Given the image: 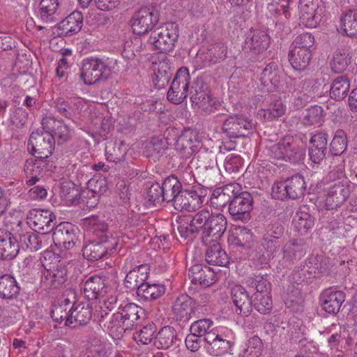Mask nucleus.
<instances>
[{
  "mask_svg": "<svg viewBox=\"0 0 357 357\" xmlns=\"http://www.w3.org/2000/svg\"><path fill=\"white\" fill-rule=\"evenodd\" d=\"M196 223L202 231V243L205 245L211 242L218 241L226 231L227 221L222 213H213L207 209H202L198 212Z\"/></svg>",
  "mask_w": 357,
  "mask_h": 357,
  "instance_id": "1",
  "label": "nucleus"
},
{
  "mask_svg": "<svg viewBox=\"0 0 357 357\" xmlns=\"http://www.w3.org/2000/svg\"><path fill=\"white\" fill-rule=\"evenodd\" d=\"M52 258L56 259L51 251H45L43 259H41L44 271L41 276V286L45 289H55L61 287L67 280V269L63 263L58 261L57 264L51 266L47 261Z\"/></svg>",
  "mask_w": 357,
  "mask_h": 357,
  "instance_id": "2",
  "label": "nucleus"
},
{
  "mask_svg": "<svg viewBox=\"0 0 357 357\" xmlns=\"http://www.w3.org/2000/svg\"><path fill=\"white\" fill-rule=\"evenodd\" d=\"M179 29L177 24L169 22L155 28L148 39V43L161 53L172 51L178 42Z\"/></svg>",
  "mask_w": 357,
  "mask_h": 357,
  "instance_id": "3",
  "label": "nucleus"
},
{
  "mask_svg": "<svg viewBox=\"0 0 357 357\" xmlns=\"http://www.w3.org/2000/svg\"><path fill=\"white\" fill-rule=\"evenodd\" d=\"M268 155L278 160L296 162L303 159L305 151L292 136H285L279 142L270 146Z\"/></svg>",
  "mask_w": 357,
  "mask_h": 357,
  "instance_id": "4",
  "label": "nucleus"
},
{
  "mask_svg": "<svg viewBox=\"0 0 357 357\" xmlns=\"http://www.w3.org/2000/svg\"><path fill=\"white\" fill-rule=\"evenodd\" d=\"M306 189L304 177L296 175L285 181L275 183L272 196L280 200L296 199L304 195Z\"/></svg>",
  "mask_w": 357,
  "mask_h": 357,
  "instance_id": "5",
  "label": "nucleus"
},
{
  "mask_svg": "<svg viewBox=\"0 0 357 357\" xmlns=\"http://www.w3.org/2000/svg\"><path fill=\"white\" fill-rule=\"evenodd\" d=\"M190 94L192 104L206 114L213 113L219 105V103L211 98L208 85L202 77H197L193 81Z\"/></svg>",
  "mask_w": 357,
  "mask_h": 357,
  "instance_id": "6",
  "label": "nucleus"
},
{
  "mask_svg": "<svg viewBox=\"0 0 357 357\" xmlns=\"http://www.w3.org/2000/svg\"><path fill=\"white\" fill-rule=\"evenodd\" d=\"M109 67L96 57L86 58L82 61L80 78L87 85L106 80L110 75Z\"/></svg>",
  "mask_w": 357,
  "mask_h": 357,
  "instance_id": "7",
  "label": "nucleus"
},
{
  "mask_svg": "<svg viewBox=\"0 0 357 357\" xmlns=\"http://www.w3.org/2000/svg\"><path fill=\"white\" fill-rule=\"evenodd\" d=\"M252 121L243 114H233L224 119L221 132L229 138L245 137L254 129Z\"/></svg>",
  "mask_w": 357,
  "mask_h": 357,
  "instance_id": "8",
  "label": "nucleus"
},
{
  "mask_svg": "<svg viewBox=\"0 0 357 357\" xmlns=\"http://www.w3.org/2000/svg\"><path fill=\"white\" fill-rule=\"evenodd\" d=\"M207 311L205 305L196 304L192 298L187 294L178 296L172 305V312L178 321H188L193 317L199 318L200 314Z\"/></svg>",
  "mask_w": 357,
  "mask_h": 357,
  "instance_id": "9",
  "label": "nucleus"
},
{
  "mask_svg": "<svg viewBox=\"0 0 357 357\" xmlns=\"http://www.w3.org/2000/svg\"><path fill=\"white\" fill-rule=\"evenodd\" d=\"M253 198L250 193L246 191L238 190L234 195L228 211L233 220L248 222L251 218L250 211L252 209Z\"/></svg>",
  "mask_w": 357,
  "mask_h": 357,
  "instance_id": "10",
  "label": "nucleus"
},
{
  "mask_svg": "<svg viewBox=\"0 0 357 357\" xmlns=\"http://www.w3.org/2000/svg\"><path fill=\"white\" fill-rule=\"evenodd\" d=\"M299 20L307 27H316L324 16L325 7L319 0H300Z\"/></svg>",
  "mask_w": 357,
  "mask_h": 357,
  "instance_id": "11",
  "label": "nucleus"
},
{
  "mask_svg": "<svg viewBox=\"0 0 357 357\" xmlns=\"http://www.w3.org/2000/svg\"><path fill=\"white\" fill-rule=\"evenodd\" d=\"M106 241L93 240L82 248L83 257L89 261H96L108 258L113 255L119 245L118 238H111Z\"/></svg>",
  "mask_w": 357,
  "mask_h": 357,
  "instance_id": "12",
  "label": "nucleus"
},
{
  "mask_svg": "<svg viewBox=\"0 0 357 357\" xmlns=\"http://www.w3.org/2000/svg\"><path fill=\"white\" fill-rule=\"evenodd\" d=\"M270 44V37L261 30L251 29L245 35L243 51L250 60H254L255 56L263 53Z\"/></svg>",
  "mask_w": 357,
  "mask_h": 357,
  "instance_id": "13",
  "label": "nucleus"
},
{
  "mask_svg": "<svg viewBox=\"0 0 357 357\" xmlns=\"http://www.w3.org/2000/svg\"><path fill=\"white\" fill-rule=\"evenodd\" d=\"M351 192V182L347 177L335 181L327 191L324 202L326 208L331 210L340 206L348 199Z\"/></svg>",
  "mask_w": 357,
  "mask_h": 357,
  "instance_id": "14",
  "label": "nucleus"
},
{
  "mask_svg": "<svg viewBox=\"0 0 357 357\" xmlns=\"http://www.w3.org/2000/svg\"><path fill=\"white\" fill-rule=\"evenodd\" d=\"M190 80V75L188 68H180L167 92L168 100L176 105L183 102L188 96Z\"/></svg>",
  "mask_w": 357,
  "mask_h": 357,
  "instance_id": "15",
  "label": "nucleus"
},
{
  "mask_svg": "<svg viewBox=\"0 0 357 357\" xmlns=\"http://www.w3.org/2000/svg\"><path fill=\"white\" fill-rule=\"evenodd\" d=\"M54 144L55 140L52 134L37 130L31 132L28 146H31V153L36 158L46 159L52 153Z\"/></svg>",
  "mask_w": 357,
  "mask_h": 357,
  "instance_id": "16",
  "label": "nucleus"
},
{
  "mask_svg": "<svg viewBox=\"0 0 357 357\" xmlns=\"http://www.w3.org/2000/svg\"><path fill=\"white\" fill-rule=\"evenodd\" d=\"M158 22V13L153 8L142 7L133 15L131 26L135 33L143 35L151 32Z\"/></svg>",
  "mask_w": 357,
  "mask_h": 357,
  "instance_id": "17",
  "label": "nucleus"
},
{
  "mask_svg": "<svg viewBox=\"0 0 357 357\" xmlns=\"http://www.w3.org/2000/svg\"><path fill=\"white\" fill-rule=\"evenodd\" d=\"M27 223L34 229L41 230L43 234L52 231L56 225V216L49 210L33 208L27 215Z\"/></svg>",
  "mask_w": 357,
  "mask_h": 357,
  "instance_id": "18",
  "label": "nucleus"
},
{
  "mask_svg": "<svg viewBox=\"0 0 357 357\" xmlns=\"http://www.w3.org/2000/svg\"><path fill=\"white\" fill-rule=\"evenodd\" d=\"M284 75L278 65L271 62L266 65L260 75V82L267 92H273L280 89Z\"/></svg>",
  "mask_w": 357,
  "mask_h": 357,
  "instance_id": "19",
  "label": "nucleus"
},
{
  "mask_svg": "<svg viewBox=\"0 0 357 357\" xmlns=\"http://www.w3.org/2000/svg\"><path fill=\"white\" fill-rule=\"evenodd\" d=\"M52 231V240L56 247L69 250L75 245L76 236L74 227L71 224L61 222L54 227Z\"/></svg>",
  "mask_w": 357,
  "mask_h": 357,
  "instance_id": "20",
  "label": "nucleus"
},
{
  "mask_svg": "<svg viewBox=\"0 0 357 357\" xmlns=\"http://www.w3.org/2000/svg\"><path fill=\"white\" fill-rule=\"evenodd\" d=\"M204 198V196L199 195L195 190L181 189L180 194L175 199L174 207L180 211H195L201 207Z\"/></svg>",
  "mask_w": 357,
  "mask_h": 357,
  "instance_id": "21",
  "label": "nucleus"
},
{
  "mask_svg": "<svg viewBox=\"0 0 357 357\" xmlns=\"http://www.w3.org/2000/svg\"><path fill=\"white\" fill-rule=\"evenodd\" d=\"M188 277L192 283L208 287L214 283L215 273L206 265L196 264L189 268Z\"/></svg>",
  "mask_w": 357,
  "mask_h": 357,
  "instance_id": "22",
  "label": "nucleus"
},
{
  "mask_svg": "<svg viewBox=\"0 0 357 357\" xmlns=\"http://www.w3.org/2000/svg\"><path fill=\"white\" fill-rule=\"evenodd\" d=\"M118 311L129 330L139 324L145 315L144 309L133 303L124 302L119 304Z\"/></svg>",
  "mask_w": 357,
  "mask_h": 357,
  "instance_id": "23",
  "label": "nucleus"
},
{
  "mask_svg": "<svg viewBox=\"0 0 357 357\" xmlns=\"http://www.w3.org/2000/svg\"><path fill=\"white\" fill-rule=\"evenodd\" d=\"M345 301V294L342 291H334L332 289H325L320 296L322 309L331 314L340 312L342 303Z\"/></svg>",
  "mask_w": 357,
  "mask_h": 357,
  "instance_id": "24",
  "label": "nucleus"
},
{
  "mask_svg": "<svg viewBox=\"0 0 357 357\" xmlns=\"http://www.w3.org/2000/svg\"><path fill=\"white\" fill-rule=\"evenodd\" d=\"M238 190H241V186L238 183H230L215 189L210 198L211 204L215 208L230 204Z\"/></svg>",
  "mask_w": 357,
  "mask_h": 357,
  "instance_id": "25",
  "label": "nucleus"
},
{
  "mask_svg": "<svg viewBox=\"0 0 357 357\" xmlns=\"http://www.w3.org/2000/svg\"><path fill=\"white\" fill-rule=\"evenodd\" d=\"M19 251V243L14 235L8 230L0 229V259L12 260Z\"/></svg>",
  "mask_w": 357,
  "mask_h": 357,
  "instance_id": "26",
  "label": "nucleus"
},
{
  "mask_svg": "<svg viewBox=\"0 0 357 357\" xmlns=\"http://www.w3.org/2000/svg\"><path fill=\"white\" fill-rule=\"evenodd\" d=\"M70 319L67 320V326L76 328L86 325L92 317V310L88 303L80 302L74 307H70Z\"/></svg>",
  "mask_w": 357,
  "mask_h": 357,
  "instance_id": "27",
  "label": "nucleus"
},
{
  "mask_svg": "<svg viewBox=\"0 0 357 357\" xmlns=\"http://www.w3.org/2000/svg\"><path fill=\"white\" fill-rule=\"evenodd\" d=\"M232 302L236 306L235 312L243 317H248L252 312V303L249 294L241 285H236L231 289Z\"/></svg>",
  "mask_w": 357,
  "mask_h": 357,
  "instance_id": "28",
  "label": "nucleus"
},
{
  "mask_svg": "<svg viewBox=\"0 0 357 357\" xmlns=\"http://www.w3.org/2000/svg\"><path fill=\"white\" fill-rule=\"evenodd\" d=\"M197 160V168L205 174V177L210 178L213 174L218 173V167L215 154L206 149H201L197 153L193 160Z\"/></svg>",
  "mask_w": 357,
  "mask_h": 357,
  "instance_id": "29",
  "label": "nucleus"
},
{
  "mask_svg": "<svg viewBox=\"0 0 357 357\" xmlns=\"http://www.w3.org/2000/svg\"><path fill=\"white\" fill-rule=\"evenodd\" d=\"M149 274V268L147 264L136 266L127 273L124 280L125 287L130 291L136 290L137 293L146 282Z\"/></svg>",
  "mask_w": 357,
  "mask_h": 357,
  "instance_id": "30",
  "label": "nucleus"
},
{
  "mask_svg": "<svg viewBox=\"0 0 357 357\" xmlns=\"http://www.w3.org/2000/svg\"><path fill=\"white\" fill-rule=\"evenodd\" d=\"M107 293L105 279L98 275L89 278L83 284V294L88 300L102 297Z\"/></svg>",
  "mask_w": 357,
  "mask_h": 357,
  "instance_id": "31",
  "label": "nucleus"
},
{
  "mask_svg": "<svg viewBox=\"0 0 357 357\" xmlns=\"http://www.w3.org/2000/svg\"><path fill=\"white\" fill-rule=\"evenodd\" d=\"M83 24V16L81 12L74 11L61 20L57 25V34L70 36L78 33Z\"/></svg>",
  "mask_w": 357,
  "mask_h": 357,
  "instance_id": "32",
  "label": "nucleus"
},
{
  "mask_svg": "<svg viewBox=\"0 0 357 357\" xmlns=\"http://www.w3.org/2000/svg\"><path fill=\"white\" fill-rule=\"evenodd\" d=\"M310 159L314 163L319 164L325 158L327 152V134H315L311 137L310 140Z\"/></svg>",
  "mask_w": 357,
  "mask_h": 357,
  "instance_id": "33",
  "label": "nucleus"
},
{
  "mask_svg": "<svg viewBox=\"0 0 357 357\" xmlns=\"http://www.w3.org/2000/svg\"><path fill=\"white\" fill-rule=\"evenodd\" d=\"M88 231L96 236L98 241H107L111 238H118L108 230L107 224L100 220L96 216H92L85 219L84 222Z\"/></svg>",
  "mask_w": 357,
  "mask_h": 357,
  "instance_id": "34",
  "label": "nucleus"
},
{
  "mask_svg": "<svg viewBox=\"0 0 357 357\" xmlns=\"http://www.w3.org/2000/svg\"><path fill=\"white\" fill-rule=\"evenodd\" d=\"M197 216L198 212L190 220L185 217H180L176 220V229L180 236L184 239H192L199 231L200 227L196 223Z\"/></svg>",
  "mask_w": 357,
  "mask_h": 357,
  "instance_id": "35",
  "label": "nucleus"
},
{
  "mask_svg": "<svg viewBox=\"0 0 357 357\" xmlns=\"http://www.w3.org/2000/svg\"><path fill=\"white\" fill-rule=\"evenodd\" d=\"M20 287L13 276L4 274L0 276V298L4 300H13L17 298Z\"/></svg>",
  "mask_w": 357,
  "mask_h": 357,
  "instance_id": "36",
  "label": "nucleus"
},
{
  "mask_svg": "<svg viewBox=\"0 0 357 357\" xmlns=\"http://www.w3.org/2000/svg\"><path fill=\"white\" fill-rule=\"evenodd\" d=\"M206 250L205 258L208 264L225 266L229 263L227 253L217 241L211 242Z\"/></svg>",
  "mask_w": 357,
  "mask_h": 357,
  "instance_id": "37",
  "label": "nucleus"
},
{
  "mask_svg": "<svg viewBox=\"0 0 357 357\" xmlns=\"http://www.w3.org/2000/svg\"><path fill=\"white\" fill-rule=\"evenodd\" d=\"M200 146V142L193 140L191 135H181L176 142V149L180 155L185 159H188L193 155L196 156L199 149H201Z\"/></svg>",
  "mask_w": 357,
  "mask_h": 357,
  "instance_id": "38",
  "label": "nucleus"
},
{
  "mask_svg": "<svg viewBox=\"0 0 357 357\" xmlns=\"http://www.w3.org/2000/svg\"><path fill=\"white\" fill-rule=\"evenodd\" d=\"M229 241L235 246L250 249L254 245L253 233L245 227H238L234 229Z\"/></svg>",
  "mask_w": 357,
  "mask_h": 357,
  "instance_id": "39",
  "label": "nucleus"
},
{
  "mask_svg": "<svg viewBox=\"0 0 357 357\" xmlns=\"http://www.w3.org/2000/svg\"><path fill=\"white\" fill-rule=\"evenodd\" d=\"M213 321L210 319H199L194 321L190 331L200 337H204V340L207 342L216 333L213 327Z\"/></svg>",
  "mask_w": 357,
  "mask_h": 357,
  "instance_id": "40",
  "label": "nucleus"
},
{
  "mask_svg": "<svg viewBox=\"0 0 357 357\" xmlns=\"http://www.w3.org/2000/svg\"><path fill=\"white\" fill-rule=\"evenodd\" d=\"M329 266L328 258L324 255L311 256L305 262L306 271L312 277H318L320 274L328 271Z\"/></svg>",
  "mask_w": 357,
  "mask_h": 357,
  "instance_id": "41",
  "label": "nucleus"
},
{
  "mask_svg": "<svg viewBox=\"0 0 357 357\" xmlns=\"http://www.w3.org/2000/svg\"><path fill=\"white\" fill-rule=\"evenodd\" d=\"M123 321V319L119 311H117L116 313H113L110 315L107 322L104 323V327L102 328L106 330L113 338L120 339L123 337L125 331L129 330Z\"/></svg>",
  "mask_w": 357,
  "mask_h": 357,
  "instance_id": "42",
  "label": "nucleus"
},
{
  "mask_svg": "<svg viewBox=\"0 0 357 357\" xmlns=\"http://www.w3.org/2000/svg\"><path fill=\"white\" fill-rule=\"evenodd\" d=\"M126 154L125 143L123 141H109L105 146V156L109 162L119 163L123 161Z\"/></svg>",
  "mask_w": 357,
  "mask_h": 357,
  "instance_id": "43",
  "label": "nucleus"
},
{
  "mask_svg": "<svg viewBox=\"0 0 357 357\" xmlns=\"http://www.w3.org/2000/svg\"><path fill=\"white\" fill-rule=\"evenodd\" d=\"M207 343L208 351L215 356H220L227 354L232 346L231 341L224 338L222 335L218 333H215Z\"/></svg>",
  "mask_w": 357,
  "mask_h": 357,
  "instance_id": "44",
  "label": "nucleus"
},
{
  "mask_svg": "<svg viewBox=\"0 0 357 357\" xmlns=\"http://www.w3.org/2000/svg\"><path fill=\"white\" fill-rule=\"evenodd\" d=\"M351 51L349 48L338 49L333 54V61L331 63V70L335 73L343 72L351 63Z\"/></svg>",
  "mask_w": 357,
  "mask_h": 357,
  "instance_id": "45",
  "label": "nucleus"
},
{
  "mask_svg": "<svg viewBox=\"0 0 357 357\" xmlns=\"http://www.w3.org/2000/svg\"><path fill=\"white\" fill-rule=\"evenodd\" d=\"M350 89V81L345 75L336 77L333 81L330 89L331 98L340 101L347 97Z\"/></svg>",
  "mask_w": 357,
  "mask_h": 357,
  "instance_id": "46",
  "label": "nucleus"
},
{
  "mask_svg": "<svg viewBox=\"0 0 357 357\" xmlns=\"http://www.w3.org/2000/svg\"><path fill=\"white\" fill-rule=\"evenodd\" d=\"M161 186L164 192V201L173 202V204H175V199L182 189L181 183L177 177L172 175L166 178Z\"/></svg>",
  "mask_w": 357,
  "mask_h": 357,
  "instance_id": "47",
  "label": "nucleus"
},
{
  "mask_svg": "<svg viewBox=\"0 0 357 357\" xmlns=\"http://www.w3.org/2000/svg\"><path fill=\"white\" fill-rule=\"evenodd\" d=\"M172 74L171 68L168 63L162 61L155 64L153 77V82L155 87L158 89L164 88L168 84Z\"/></svg>",
  "mask_w": 357,
  "mask_h": 357,
  "instance_id": "48",
  "label": "nucleus"
},
{
  "mask_svg": "<svg viewBox=\"0 0 357 357\" xmlns=\"http://www.w3.org/2000/svg\"><path fill=\"white\" fill-rule=\"evenodd\" d=\"M312 59L311 51L291 49L289 60L292 67L297 70H303L309 66Z\"/></svg>",
  "mask_w": 357,
  "mask_h": 357,
  "instance_id": "49",
  "label": "nucleus"
},
{
  "mask_svg": "<svg viewBox=\"0 0 357 357\" xmlns=\"http://www.w3.org/2000/svg\"><path fill=\"white\" fill-rule=\"evenodd\" d=\"M62 0H41L40 2V15L41 19L46 22L56 20L57 10Z\"/></svg>",
  "mask_w": 357,
  "mask_h": 357,
  "instance_id": "50",
  "label": "nucleus"
},
{
  "mask_svg": "<svg viewBox=\"0 0 357 357\" xmlns=\"http://www.w3.org/2000/svg\"><path fill=\"white\" fill-rule=\"evenodd\" d=\"M87 188L86 190L83 192L84 194H86L93 197H99L101 195L105 193L108 190V184L105 177L101 176H96L91 178L86 183Z\"/></svg>",
  "mask_w": 357,
  "mask_h": 357,
  "instance_id": "51",
  "label": "nucleus"
},
{
  "mask_svg": "<svg viewBox=\"0 0 357 357\" xmlns=\"http://www.w3.org/2000/svg\"><path fill=\"white\" fill-rule=\"evenodd\" d=\"M165 287L158 284H149L145 282L137 292V296L145 301H152L160 298L164 294Z\"/></svg>",
  "mask_w": 357,
  "mask_h": 357,
  "instance_id": "52",
  "label": "nucleus"
},
{
  "mask_svg": "<svg viewBox=\"0 0 357 357\" xmlns=\"http://www.w3.org/2000/svg\"><path fill=\"white\" fill-rule=\"evenodd\" d=\"M286 107L281 100L271 102L268 108L261 109L258 114L266 121H273L285 114Z\"/></svg>",
  "mask_w": 357,
  "mask_h": 357,
  "instance_id": "53",
  "label": "nucleus"
},
{
  "mask_svg": "<svg viewBox=\"0 0 357 357\" xmlns=\"http://www.w3.org/2000/svg\"><path fill=\"white\" fill-rule=\"evenodd\" d=\"M341 26L347 36H357V9L349 10L342 17Z\"/></svg>",
  "mask_w": 357,
  "mask_h": 357,
  "instance_id": "54",
  "label": "nucleus"
},
{
  "mask_svg": "<svg viewBox=\"0 0 357 357\" xmlns=\"http://www.w3.org/2000/svg\"><path fill=\"white\" fill-rule=\"evenodd\" d=\"M44 234L38 235L32 232H26L20 236V243L22 248L37 251L44 246Z\"/></svg>",
  "mask_w": 357,
  "mask_h": 357,
  "instance_id": "55",
  "label": "nucleus"
},
{
  "mask_svg": "<svg viewBox=\"0 0 357 357\" xmlns=\"http://www.w3.org/2000/svg\"><path fill=\"white\" fill-rule=\"evenodd\" d=\"M158 347L162 349H168L177 340L176 330L169 326L162 328L155 337Z\"/></svg>",
  "mask_w": 357,
  "mask_h": 357,
  "instance_id": "56",
  "label": "nucleus"
},
{
  "mask_svg": "<svg viewBox=\"0 0 357 357\" xmlns=\"http://www.w3.org/2000/svg\"><path fill=\"white\" fill-rule=\"evenodd\" d=\"M293 224L295 229L301 233V234H304L313 227L314 218L307 212L300 209L294 218Z\"/></svg>",
  "mask_w": 357,
  "mask_h": 357,
  "instance_id": "57",
  "label": "nucleus"
},
{
  "mask_svg": "<svg viewBox=\"0 0 357 357\" xmlns=\"http://www.w3.org/2000/svg\"><path fill=\"white\" fill-rule=\"evenodd\" d=\"M262 314L271 312L273 308V301L270 294L255 293L252 306Z\"/></svg>",
  "mask_w": 357,
  "mask_h": 357,
  "instance_id": "58",
  "label": "nucleus"
},
{
  "mask_svg": "<svg viewBox=\"0 0 357 357\" xmlns=\"http://www.w3.org/2000/svg\"><path fill=\"white\" fill-rule=\"evenodd\" d=\"M347 137L342 130H337L330 144V151L333 155H341L347 149Z\"/></svg>",
  "mask_w": 357,
  "mask_h": 357,
  "instance_id": "59",
  "label": "nucleus"
},
{
  "mask_svg": "<svg viewBox=\"0 0 357 357\" xmlns=\"http://www.w3.org/2000/svg\"><path fill=\"white\" fill-rule=\"evenodd\" d=\"M157 327L153 322H149L133 335L134 339L142 344H149L155 337Z\"/></svg>",
  "mask_w": 357,
  "mask_h": 357,
  "instance_id": "60",
  "label": "nucleus"
},
{
  "mask_svg": "<svg viewBox=\"0 0 357 357\" xmlns=\"http://www.w3.org/2000/svg\"><path fill=\"white\" fill-rule=\"evenodd\" d=\"M246 284L256 289V293L270 294L271 284L267 279V275H257L248 278Z\"/></svg>",
  "mask_w": 357,
  "mask_h": 357,
  "instance_id": "61",
  "label": "nucleus"
},
{
  "mask_svg": "<svg viewBox=\"0 0 357 357\" xmlns=\"http://www.w3.org/2000/svg\"><path fill=\"white\" fill-rule=\"evenodd\" d=\"M263 342L257 335L251 337L246 344V348L243 350L242 357H259L263 350Z\"/></svg>",
  "mask_w": 357,
  "mask_h": 357,
  "instance_id": "62",
  "label": "nucleus"
},
{
  "mask_svg": "<svg viewBox=\"0 0 357 357\" xmlns=\"http://www.w3.org/2000/svg\"><path fill=\"white\" fill-rule=\"evenodd\" d=\"M323 109L318 105L311 106L304 116V123L307 126H319L323 121Z\"/></svg>",
  "mask_w": 357,
  "mask_h": 357,
  "instance_id": "63",
  "label": "nucleus"
},
{
  "mask_svg": "<svg viewBox=\"0 0 357 357\" xmlns=\"http://www.w3.org/2000/svg\"><path fill=\"white\" fill-rule=\"evenodd\" d=\"M314 43V38L310 33H303L298 35L291 44V49L311 51L310 48Z\"/></svg>",
  "mask_w": 357,
  "mask_h": 357,
  "instance_id": "64",
  "label": "nucleus"
}]
</instances>
